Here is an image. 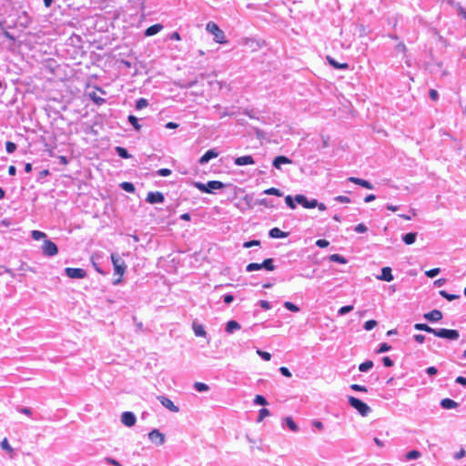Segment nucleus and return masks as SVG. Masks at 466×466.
Here are the masks:
<instances>
[{
	"label": "nucleus",
	"mask_w": 466,
	"mask_h": 466,
	"mask_svg": "<svg viewBox=\"0 0 466 466\" xmlns=\"http://www.w3.org/2000/svg\"><path fill=\"white\" fill-rule=\"evenodd\" d=\"M148 439L157 445H161L165 442V435L157 429L152 430L148 433Z\"/></svg>",
	"instance_id": "nucleus-10"
},
{
	"label": "nucleus",
	"mask_w": 466,
	"mask_h": 466,
	"mask_svg": "<svg viewBox=\"0 0 466 466\" xmlns=\"http://www.w3.org/2000/svg\"><path fill=\"white\" fill-rule=\"evenodd\" d=\"M295 200L298 204L301 205L305 208H314L318 205L317 199H308V198L304 195H296Z\"/></svg>",
	"instance_id": "nucleus-7"
},
{
	"label": "nucleus",
	"mask_w": 466,
	"mask_h": 466,
	"mask_svg": "<svg viewBox=\"0 0 466 466\" xmlns=\"http://www.w3.org/2000/svg\"><path fill=\"white\" fill-rule=\"evenodd\" d=\"M417 238V233L416 232H409L406 234H403L401 237L402 241L406 245H411L416 241Z\"/></svg>",
	"instance_id": "nucleus-25"
},
{
	"label": "nucleus",
	"mask_w": 466,
	"mask_h": 466,
	"mask_svg": "<svg viewBox=\"0 0 466 466\" xmlns=\"http://www.w3.org/2000/svg\"><path fill=\"white\" fill-rule=\"evenodd\" d=\"M458 406H459V404L455 400L449 399V398H445L441 400V407L445 410L455 409Z\"/></svg>",
	"instance_id": "nucleus-24"
},
{
	"label": "nucleus",
	"mask_w": 466,
	"mask_h": 466,
	"mask_svg": "<svg viewBox=\"0 0 466 466\" xmlns=\"http://www.w3.org/2000/svg\"><path fill=\"white\" fill-rule=\"evenodd\" d=\"M111 260L114 267L115 274L119 277L116 279L113 280V285L117 286L122 282V276L125 274L127 269V265L124 259L116 253L111 254Z\"/></svg>",
	"instance_id": "nucleus-1"
},
{
	"label": "nucleus",
	"mask_w": 466,
	"mask_h": 466,
	"mask_svg": "<svg viewBox=\"0 0 466 466\" xmlns=\"http://www.w3.org/2000/svg\"><path fill=\"white\" fill-rule=\"evenodd\" d=\"M259 245H260V241L259 240L252 239V240H248V241L244 242L243 243V248H249L251 247L259 246Z\"/></svg>",
	"instance_id": "nucleus-54"
},
{
	"label": "nucleus",
	"mask_w": 466,
	"mask_h": 466,
	"mask_svg": "<svg viewBox=\"0 0 466 466\" xmlns=\"http://www.w3.org/2000/svg\"><path fill=\"white\" fill-rule=\"evenodd\" d=\"M222 298H223V301L228 305L232 303L235 299L231 293H227V294L223 295Z\"/></svg>",
	"instance_id": "nucleus-62"
},
{
	"label": "nucleus",
	"mask_w": 466,
	"mask_h": 466,
	"mask_svg": "<svg viewBox=\"0 0 466 466\" xmlns=\"http://www.w3.org/2000/svg\"><path fill=\"white\" fill-rule=\"evenodd\" d=\"M443 315L441 310L433 309L423 315V318L430 322H438L442 319Z\"/></svg>",
	"instance_id": "nucleus-13"
},
{
	"label": "nucleus",
	"mask_w": 466,
	"mask_h": 466,
	"mask_svg": "<svg viewBox=\"0 0 466 466\" xmlns=\"http://www.w3.org/2000/svg\"><path fill=\"white\" fill-rule=\"evenodd\" d=\"M292 160L286 156H278L273 159L272 166L277 169H281V165L291 164Z\"/></svg>",
	"instance_id": "nucleus-17"
},
{
	"label": "nucleus",
	"mask_w": 466,
	"mask_h": 466,
	"mask_svg": "<svg viewBox=\"0 0 466 466\" xmlns=\"http://www.w3.org/2000/svg\"><path fill=\"white\" fill-rule=\"evenodd\" d=\"M234 164L236 166L241 167V166H247V165H253L255 164V160L252 156L247 155L242 157H238L234 159Z\"/></svg>",
	"instance_id": "nucleus-15"
},
{
	"label": "nucleus",
	"mask_w": 466,
	"mask_h": 466,
	"mask_svg": "<svg viewBox=\"0 0 466 466\" xmlns=\"http://www.w3.org/2000/svg\"><path fill=\"white\" fill-rule=\"evenodd\" d=\"M119 187L127 193H134L136 191L134 184L127 181L120 183Z\"/></svg>",
	"instance_id": "nucleus-29"
},
{
	"label": "nucleus",
	"mask_w": 466,
	"mask_h": 466,
	"mask_svg": "<svg viewBox=\"0 0 466 466\" xmlns=\"http://www.w3.org/2000/svg\"><path fill=\"white\" fill-rule=\"evenodd\" d=\"M327 61H328L329 65L331 66L335 69L346 70V69H349V67H350L349 64L339 63L338 61H336L333 57H331L329 56H327Z\"/></svg>",
	"instance_id": "nucleus-20"
},
{
	"label": "nucleus",
	"mask_w": 466,
	"mask_h": 466,
	"mask_svg": "<svg viewBox=\"0 0 466 466\" xmlns=\"http://www.w3.org/2000/svg\"><path fill=\"white\" fill-rule=\"evenodd\" d=\"M289 236V232H284L279 228H273L268 231V237L271 238H283Z\"/></svg>",
	"instance_id": "nucleus-21"
},
{
	"label": "nucleus",
	"mask_w": 466,
	"mask_h": 466,
	"mask_svg": "<svg viewBox=\"0 0 466 466\" xmlns=\"http://www.w3.org/2000/svg\"><path fill=\"white\" fill-rule=\"evenodd\" d=\"M42 251L46 257H54L58 253V248L55 242L46 239L42 246Z\"/></svg>",
	"instance_id": "nucleus-5"
},
{
	"label": "nucleus",
	"mask_w": 466,
	"mask_h": 466,
	"mask_svg": "<svg viewBox=\"0 0 466 466\" xmlns=\"http://www.w3.org/2000/svg\"><path fill=\"white\" fill-rule=\"evenodd\" d=\"M104 461H105L106 463L110 464V465L122 466V464L118 461H116V460H115V459H113L111 457H106L104 459Z\"/></svg>",
	"instance_id": "nucleus-60"
},
{
	"label": "nucleus",
	"mask_w": 466,
	"mask_h": 466,
	"mask_svg": "<svg viewBox=\"0 0 466 466\" xmlns=\"http://www.w3.org/2000/svg\"><path fill=\"white\" fill-rule=\"evenodd\" d=\"M441 272V268H431L430 270H427L425 272V275L428 277V278H435L437 275H439Z\"/></svg>",
	"instance_id": "nucleus-50"
},
{
	"label": "nucleus",
	"mask_w": 466,
	"mask_h": 466,
	"mask_svg": "<svg viewBox=\"0 0 466 466\" xmlns=\"http://www.w3.org/2000/svg\"><path fill=\"white\" fill-rule=\"evenodd\" d=\"M127 121L130 125H132V127H134V129L136 131H140L141 130V125L139 124L138 122V118L133 115H129L128 117H127Z\"/></svg>",
	"instance_id": "nucleus-30"
},
{
	"label": "nucleus",
	"mask_w": 466,
	"mask_h": 466,
	"mask_svg": "<svg viewBox=\"0 0 466 466\" xmlns=\"http://www.w3.org/2000/svg\"><path fill=\"white\" fill-rule=\"evenodd\" d=\"M90 98L97 106H101L106 103V99L98 96L96 93L90 94Z\"/></svg>",
	"instance_id": "nucleus-40"
},
{
	"label": "nucleus",
	"mask_w": 466,
	"mask_h": 466,
	"mask_svg": "<svg viewBox=\"0 0 466 466\" xmlns=\"http://www.w3.org/2000/svg\"><path fill=\"white\" fill-rule=\"evenodd\" d=\"M354 231L357 233H365L368 231V228L363 223H360L354 228Z\"/></svg>",
	"instance_id": "nucleus-56"
},
{
	"label": "nucleus",
	"mask_w": 466,
	"mask_h": 466,
	"mask_svg": "<svg viewBox=\"0 0 466 466\" xmlns=\"http://www.w3.org/2000/svg\"><path fill=\"white\" fill-rule=\"evenodd\" d=\"M329 260L331 261V262H336V263H339V264H346L348 262L346 258L343 257L342 255H339V254H332V255H330L329 257Z\"/></svg>",
	"instance_id": "nucleus-31"
},
{
	"label": "nucleus",
	"mask_w": 466,
	"mask_h": 466,
	"mask_svg": "<svg viewBox=\"0 0 466 466\" xmlns=\"http://www.w3.org/2000/svg\"><path fill=\"white\" fill-rule=\"evenodd\" d=\"M373 367V362L371 360H366L360 364L359 370L361 372H367Z\"/></svg>",
	"instance_id": "nucleus-33"
},
{
	"label": "nucleus",
	"mask_w": 466,
	"mask_h": 466,
	"mask_svg": "<svg viewBox=\"0 0 466 466\" xmlns=\"http://www.w3.org/2000/svg\"><path fill=\"white\" fill-rule=\"evenodd\" d=\"M420 457V452L417 450H411L406 453V461L417 460Z\"/></svg>",
	"instance_id": "nucleus-34"
},
{
	"label": "nucleus",
	"mask_w": 466,
	"mask_h": 466,
	"mask_svg": "<svg viewBox=\"0 0 466 466\" xmlns=\"http://www.w3.org/2000/svg\"><path fill=\"white\" fill-rule=\"evenodd\" d=\"M148 106V101L147 99L144 98V97H140L138 98L137 101H136V109L137 110H141L145 107H147Z\"/></svg>",
	"instance_id": "nucleus-35"
},
{
	"label": "nucleus",
	"mask_w": 466,
	"mask_h": 466,
	"mask_svg": "<svg viewBox=\"0 0 466 466\" xmlns=\"http://www.w3.org/2000/svg\"><path fill=\"white\" fill-rule=\"evenodd\" d=\"M194 186L196 188H198L202 193H208V186L207 183L202 182H195Z\"/></svg>",
	"instance_id": "nucleus-53"
},
{
	"label": "nucleus",
	"mask_w": 466,
	"mask_h": 466,
	"mask_svg": "<svg viewBox=\"0 0 466 466\" xmlns=\"http://www.w3.org/2000/svg\"><path fill=\"white\" fill-rule=\"evenodd\" d=\"M115 152L116 153V155L121 157V158H124V159H128L130 158L132 156L128 153V150L123 147H115Z\"/></svg>",
	"instance_id": "nucleus-27"
},
{
	"label": "nucleus",
	"mask_w": 466,
	"mask_h": 466,
	"mask_svg": "<svg viewBox=\"0 0 466 466\" xmlns=\"http://www.w3.org/2000/svg\"><path fill=\"white\" fill-rule=\"evenodd\" d=\"M378 279L390 282L394 279L391 268L384 267L381 268V274L377 277Z\"/></svg>",
	"instance_id": "nucleus-16"
},
{
	"label": "nucleus",
	"mask_w": 466,
	"mask_h": 466,
	"mask_svg": "<svg viewBox=\"0 0 466 466\" xmlns=\"http://www.w3.org/2000/svg\"><path fill=\"white\" fill-rule=\"evenodd\" d=\"M348 180L350 182H352V183H354L356 185H359V186H360V187H362L364 188H367V189H373L374 188L373 185L370 181L362 179V178H359V177H350L348 178Z\"/></svg>",
	"instance_id": "nucleus-18"
},
{
	"label": "nucleus",
	"mask_w": 466,
	"mask_h": 466,
	"mask_svg": "<svg viewBox=\"0 0 466 466\" xmlns=\"http://www.w3.org/2000/svg\"><path fill=\"white\" fill-rule=\"evenodd\" d=\"M425 372L431 377L435 376L438 373V370L436 367L431 366L426 369Z\"/></svg>",
	"instance_id": "nucleus-64"
},
{
	"label": "nucleus",
	"mask_w": 466,
	"mask_h": 466,
	"mask_svg": "<svg viewBox=\"0 0 466 466\" xmlns=\"http://www.w3.org/2000/svg\"><path fill=\"white\" fill-rule=\"evenodd\" d=\"M283 306H284L285 309H287L288 310H289L291 312H298V311H299V308L296 304H294V303H292L290 301L284 302Z\"/></svg>",
	"instance_id": "nucleus-41"
},
{
	"label": "nucleus",
	"mask_w": 466,
	"mask_h": 466,
	"mask_svg": "<svg viewBox=\"0 0 466 466\" xmlns=\"http://www.w3.org/2000/svg\"><path fill=\"white\" fill-rule=\"evenodd\" d=\"M92 265L98 273L102 275H106L107 273L106 270L103 269L100 264L96 262L95 257H92Z\"/></svg>",
	"instance_id": "nucleus-46"
},
{
	"label": "nucleus",
	"mask_w": 466,
	"mask_h": 466,
	"mask_svg": "<svg viewBox=\"0 0 466 466\" xmlns=\"http://www.w3.org/2000/svg\"><path fill=\"white\" fill-rule=\"evenodd\" d=\"M207 30L214 35V39L218 43H225V34L224 32L219 28V26L214 23V22H208L206 26Z\"/></svg>",
	"instance_id": "nucleus-4"
},
{
	"label": "nucleus",
	"mask_w": 466,
	"mask_h": 466,
	"mask_svg": "<svg viewBox=\"0 0 466 466\" xmlns=\"http://www.w3.org/2000/svg\"><path fill=\"white\" fill-rule=\"evenodd\" d=\"M349 404L358 410L361 416H367L371 410L368 404L353 396L349 397Z\"/></svg>",
	"instance_id": "nucleus-2"
},
{
	"label": "nucleus",
	"mask_w": 466,
	"mask_h": 466,
	"mask_svg": "<svg viewBox=\"0 0 466 466\" xmlns=\"http://www.w3.org/2000/svg\"><path fill=\"white\" fill-rule=\"evenodd\" d=\"M270 412L268 409L262 408L259 410L258 421H261L265 417L269 416Z\"/></svg>",
	"instance_id": "nucleus-55"
},
{
	"label": "nucleus",
	"mask_w": 466,
	"mask_h": 466,
	"mask_svg": "<svg viewBox=\"0 0 466 466\" xmlns=\"http://www.w3.org/2000/svg\"><path fill=\"white\" fill-rule=\"evenodd\" d=\"M439 293L442 298L446 299L449 301H452L460 298L459 295L450 294L446 290H441Z\"/></svg>",
	"instance_id": "nucleus-38"
},
{
	"label": "nucleus",
	"mask_w": 466,
	"mask_h": 466,
	"mask_svg": "<svg viewBox=\"0 0 466 466\" xmlns=\"http://www.w3.org/2000/svg\"><path fill=\"white\" fill-rule=\"evenodd\" d=\"M390 350H391V346L389 345L386 342H383V343H380L379 345V349L377 350V353L387 352V351H390Z\"/></svg>",
	"instance_id": "nucleus-49"
},
{
	"label": "nucleus",
	"mask_w": 466,
	"mask_h": 466,
	"mask_svg": "<svg viewBox=\"0 0 466 466\" xmlns=\"http://www.w3.org/2000/svg\"><path fill=\"white\" fill-rule=\"evenodd\" d=\"M257 204L260 205V206H264V207L268 208H272L275 207L274 204H273V201L271 199H268V198L258 199L257 201Z\"/></svg>",
	"instance_id": "nucleus-39"
},
{
	"label": "nucleus",
	"mask_w": 466,
	"mask_h": 466,
	"mask_svg": "<svg viewBox=\"0 0 466 466\" xmlns=\"http://www.w3.org/2000/svg\"><path fill=\"white\" fill-rule=\"evenodd\" d=\"M350 389L354 391L367 392L368 390L365 386L360 384H352L350 385Z\"/></svg>",
	"instance_id": "nucleus-58"
},
{
	"label": "nucleus",
	"mask_w": 466,
	"mask_h": 466,
	"mask_svg": "<svg viewBox=\"0 0 466 466\" xmlns=\"http://www.w3.org/2000/svg\"><path fill=\"white\" fill-rule=\"evenodd\" d=\"M208 186V193L215 194L217 190L223 189L226 185L218 180H210L207 183Z\"/></svg>",
	"instance_id": "nucleus-14"
},
{
	"label": "nucleus",
	"mask_w": 466,
	"mask_h": 466,
	"mask_svg": "<svg viewBox=\"0 0 466 466\" xmlns=\"http://www.w3.org/2000/svg\"><path fill=\"white\" fill-rule=\"evenodd\" d=\"M353 306L352 305H346V306H343L341 307L339 311H338V314L339 316H344L346 314H348L349 312H350L351 310H353Z\"/></svg>",
	"instance_id": "nucleus-47"
},
{
	"label": "nucleus",
	"mask_w": 466,
	"mask_h": 466,
	"mask_svg": "<svg viewBox=\"0 0 466 466\" xmlns=\"http://www.w3.org/2000/svg\"><path fill=\"white\" fill-rule=\"evenodd\" d=\"M257 354L266 361H268L271 360V354L269 352L264 351L262 350H258Z\"/></svg>",
	"instance_id": "nucleus-48"
},
{
	"label": "nucleus",
	"mask_w": 466,
	"mask_h": 466,
	"mask_svg": "<svg viewBox=\"0 0 466 466\" xmlns=\"http://www.w3.org/2000/svg\"><path fill=\"white\" fill-rule=\"evenodd\" d=\"M146 201L149 204H160L165 201V196L159 191H150L147 195Z\"/></svg>",
	"instance_id": "nucleus-8"
},
{
	"label": "nucleus",
	"mask_w": 466,
	"mask_h": 466,
	"mask_svg": "<svg viewBox=\"0 0 466 466\" xmlns=\"http://www.w3.org/2000/svg\"><path fill=\"white\" fill-rule=\"evenodd\" d=\"M49 175V170L48 169H43L41 170L39 173H38V177L36 178V180L38 182H43L44 178L46 177H47Z\"/></svg>",
	"instance_id": "nucleus-61"
},
{
	"label": "nucleus",
	"mask_w": 466,
	"mask_h": 466,
	"mask_svg": "<svg viewBox=\"0 0 466 466\" xmlns=\"http://www.w3.org/2000/svg\"><path fill=\"white\" fill-rule=\"evenodd\" d=\"M16 145L14 142L7 141L5 143V150L8 154H12L16 150Z\"/></svg>",
	"instance_id": "nucleus-51"
},
{
	"label": "nucleus",
	"mask_w": 466,
	"mask_h": 466,
	"mask_svg": "<svg viewBox=\"0 0 466 466\" xmlns=\"http://www.w3.org/2000/svg\"><path fill=\"white\" fill-rule=\"evenodd\" d=\"M163 29V25L161 24H155L145 30V36H153L159 33Z\"/></svg>",
	"instance_id": "nucleus-22"
},
{
	"label": "nucleus",
	"mask_w": 466,
	"mask_h": 466,
	"mask_svg": "<svg viewBox=\"0 0 466 466\" xmlns=\"http://www.w3.org/2000/svg\"><path fill=\"white\" fill-rule=\"evenodd\" d=\"M219 151L217 148H211L207 150L204 155L199 158L198 163L200 165L208 164L211 159L218 157Z\"/></svg>",
	"instance_id": "nucleus-9"
},
{
	"label": "nucleus",
	"mask_w": 466,
	"mask_h": 466,
	"mask_svg": "<svg viewBox=\"0 0 466 466\" xmlns=\"http://www.w3.org/2000/svg\"><path fill=\"white\" fill-rule=\"evenodd\" d=\"M316 246L320 248H327L329 245V242L327 240V239H324V238H319L316 241Z\"/></svg>",
	"instance_id": "nucleus-59"
},
{
	"label": "nucleus",
	"mask_w": 466,
	"mask_h": 466,
	"mask_svg": "<svg viewBox=\"0 0 466 466\" xmlns=\"http://www.w3.org/2000/svg\"><path fill=\"white\" fill-rule=\"evenodd\" d=\"M382 363L387 368L392 367L394 365L393 360L388 356L382 358Z\"/></svg>",
	"instance_id": "nucleus-63"
},
{
	"label": "nucleus",
	"mask_w": 466,
	"mask_h": 466,
	"mask_svg": "<svg viewBox=\"0 0 466 466\" xmlns=\"http://www.w3.org/2000/svg\"><path fill=\"white\" fill-rule=\"evenodd\" d=\"M274 259L273 258H266L263 260L262 263H260L261 268H264L268 271H272L275 269L274 266Z\"/></svg>",
	"instance_id": "nucleus-28"
},
{
	"label": "nucleus",
	"mask_w": 466,
	"mask_h": 466,
	"mask_svg": "<svg viewBox=\"0 0 466 466\" xmlns=\"http://www.w3.org/2000/svg\"><path fill=\"white\" fill-rule=\"evenodd\" d=\"M263 194L271 195V196H277V197H282L283 196V193L279 188H276V187H269V188L264 190Z\"/></svg>",
	"instance_id": "nucleus-37"
},
{
	"label": "nucleus",
	"mask_w": 466,
	"mask_h": 466,
	"mask_svg": "<svg viewBox=\"0 0 466 466\" xmlns=\"http://www.w3.org/2000/svg\"><path fill=\"white\" fill-rule=\"evenodd\" d=\"M260 269H262L260 263L252 262V263L248 264L246 267L247 272H252V271L260 270Z\"/></svg>",
	"instance_id": "nucleus-42"
},
{
	"label": "nucleus",
	"mask_w": 466,
	"mask_h": 466,
	"mask_svg": "<svg viewBox=\"0 0 466 466\" xmlns=\"http://www.w3.org/2000/svg\"><path fill=\"white\" fill-rule=\"evenodd\" d=\"M193 387L198 392H206L209 390L208 385L204 382H195Z\"/></svg>",
	"instance_id": "nucleus-36"
},
{
	"label": "nucleus",
	"mask_w": 466,
	"mask_h": 466,
	"mask_svg": "<svg viewBox=\"0 0 466 466\" xmlns=\"http://www.w3.org/2000/svg\"><path fill=\"white\" fill-rule=\"evenodd\" d=\"M65 274L66 277L70 279H82L86 277V272L85 269L80 268H66Z\"/></svg>",
	"instance_id": "nucleus-6"
},
{
	"label": "nucleus",
	"mask_w": 466,
	"mask_h": 466,
	"mask_svg": "<svg viewBox=\"0 0 466 466\" xmlns=\"http://www.w3.org/2000/svg\"><path fill=\"white\" fill-rule=\"evenodd\" d=\"M414 329L416 330L425 331V332H428V333H431L433 335H434V332L436 331V329H433V328L430 327L426 323H416L414 325Z\"/></svg>",
	"instance_id": "nucleus-26"
},
{
	"label": "nucleus",
	"mask_w": 466,
	"mask_h": 466,
	"mask_svg": "<svg viewBox=\"0 0 466 466\" xmlns=\"http://www.w3.org/2000/svg\"><path fill=\"white\" fill-rule=\"evenodd\" d=\"M241 329L240 324L237 320H229L226 324L225 330L226 332L231 334L234 333L236 330H238Z\"/></svg>",
	"instance_id": "nucleus-23"
},
{
	"label": "nucleus",
	"mask_w": 466,
	"mask_h": 466,
	"mask_svg": "<svg viewBox=\"0 0 466 466\" xmlns=\"http://www.w3.org/2000/svg\"><path fill=\"white\" fill-rule=\"evenodd\" d=\"M159 402L167 410L173 412H177L179 408L174 404V402L167 397L161 395L157 397Z\"/></svg>",
	"instance_id": "nucleus-12"
},
{
	"label": "nucleus",
	"mask_w": 466,
	"mask_h": 466,
	"mask_svg": "<svg viewBox=\"0 0 466 466\" xmlns=\"http://www.w3.org/2000/svg\"><path fill=\"white\" fill-rule=\"evenodd\" d=\"M254 403L256 405L266 406L268 404V400L262 395H256V397L254 399Z\"/></svg>",
	"instance_id": "nucleus-43"
},
{
	"label": "nucleus",
	"mask_w": 466,
	"mask_h": 466,
	"mask_svg": "<svg viewBox=\"0 0 466 466\" xmlns=\"http://www.w3.org/2000/svg\"><path fill=\"white\" fill-rule=\"evenodd\" d=\"M285 202H286V205L291 208V209H295L296 208V200H295V198H293L292 196L290 195H288L285 197Z\"/></svg>",
	"instance_id": "nucleus-45"
},
{
	"label": "nucleus",
	"mask_w": 466,
	"mask_h": 466,
	"mask_svg": "<svg viewBox=\"0 0 466 466\" xmlns=\"http://www.w3.org/2000/svg\"><path fill=\"white\" fill-rule=\"evenodd\" d=\"M31 237L35 239V240H40V239H43L45 238H46V233L42 232V231H39V230H33L31 232Z\"/></svg>",
	"instance_id": "nucleus-44"
},
{
	"label": "nucleus",
	"mask_w": 466,
	"mask_h": 466,
	"mask_svg": "<svg viewBox=\"0 0 466 466\" xmlns=\"http://www.w3.org/2000/svg\"><path fill=\"white\" fill-rule=\"evenodd\" d=\"M434 336L441 339H445L448 340H457L460 338V333L457 329H436L434 332Z\"/></svg>",
	"instance_id": "nucleus-3"
},
{
	"label": "nucleus",
	"mask_w": 466,
	"mask_h": 466,
	"mask_svg": "<svg viewBox=\"0 0 466 466\" xmlns=\"http://www.w3.org/2000/svg\"><path fill=\"white\" fill-rule=\"evenodd\" d=\"M285 422L287 427L293 432H297L299 431V427L296 422L292 420L291 417H287L285 419Z\"/></svg>",
	"instance_id": "nucleus-32"
},
{
	"label": "nucleus",
	"mask_w": 466,
	"mask_h": 466,
	"mask_svg": "<svg viewBox=\"0 0 466 466\" xmlns=\"http://www.w3.org/2000/svg\"><path fill=\"white\" fill-rule=\"evenodd\" d=\"M377 321L374 320V319H370V320H367L365 323H364V329L366 330H371L372 329H374L376 326H377Z\"/></svg>",
	"instance_id": "nucleus-52"
},
{
	"label": "nucleus",
	"mask_w": 466,
	"mask_h": 466,
	"mask_svg": "<svg viewBox=\"0 0 466 466\" xmlns=\"http://www.w3.org/2000/svg\"><path fill=\"white\" fill-rule=\"evenodd\" d=\"M192 329L194 331L195 336L203 338L207 337V332L205 330L204 326L196 320L193 321L192 323Z\"/></svg>",
	"instance_id": "nucleus-19"
},
{
	"label": "nucleus",
	"mask_w": 466,
	"mask_h": 466,
	"mask_svg": "<svg viewBox=\"0 0 466 466\" xmlns=\"http://www.w3.org/2000/svg\"><path fill=\"white\" fill-rule=\"evenodd\" d=\"M121 421L127 427H132L136 424L137 417L131 411H124L121 415Z\"/></svg>",
	"instance_id": "nucleus-11"
},
{
	"label": "nucleus",
	"mask_w": 466,
	"mask_h": 466,
	"mask_svg": "<svg viewBox=\"0 0 466 466\" xmlns=\"http://www.w3.org/2000/svg\"><path fill=\"white\" fill-rule=\"evenodd\" d=\"M172 171L169 168H160L157 171V175L159 177H168L170 176Z\"/></svg>",
	"instance_id": "nucleus-57"
}]
</instances>
